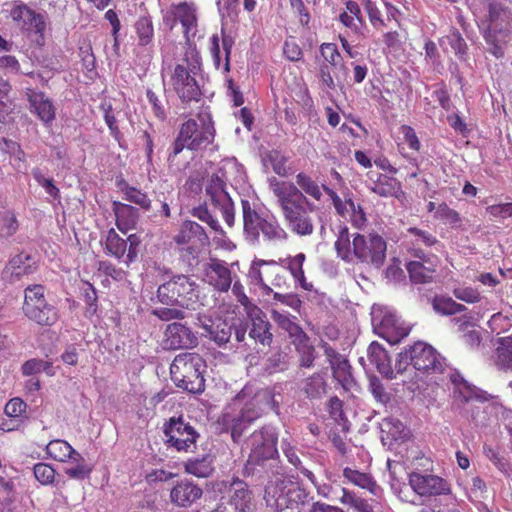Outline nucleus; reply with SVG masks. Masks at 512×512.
<instances>
[{"mask_svg": "<svg viewBox=\"0 0 512 512\" xmlns=\"http://www.w3.org/2000/svg\"><path fill=\"white\" fill-rule=\"evenodd\" d=\"M35 478L43 485L52 484L55 478V470L46 463H37L33 468Z\"/></svg>", "mask_w": 512, "mask_h": 512, "instance_id": "nucleus-55", "label": "nucleus"}, {"mask_svg": "<svg viewBox=\"0 0 512 512\" xmlns=\"http://www.w3.org/2000/svg\"><path fill=\"white\" fill-rule=\"evenodd\" d=\"M31 173L34 180L45 189L48 195H50L54 199L60 197V191L54 184L53 179L45 177L41 169L34 168Z\"/></svg>", "mask_w": 512, "mask_h": 512, "instance_id": "nucleus-52", "label": "nucleus"}, {"mask_svg": "<svg viewBox=\"0 0 512 512\" xmlns=\"http://www.w3.org/2000/svg\"><path fill=\"white\" fill-rule=\"evenodd\" d=\"M340 502L352 507L356 512H374L373 506L367 500L358 497L354 492L346 488L342 489Z\"/></svg>", "mask_w": 512, "mask_h": 512, "instance_id": "nucleus-47", "label": "nucleus"}, {"mask_svg": "<svg viewBox=\"0 0 512 512\" xmlns=\"http://www.w3.org/2000/svg\"><path fill=\"white\" fill-rule=\"evenodd\" d=\"M47 454L56 461L65 462L73 455L74 448L64 440H52L46 446Z\"/></svg>", "mask_w": 512, "mask_h": 512, "instance_id": "nucleus-41", "label": "nucleus"}, {"mask_svg": "<svg viewBox=\"0 0 512 512\" xmlns=\"http://www.w3.org/2000/svg\"><path fill=\"white\" fill-rule=\"evenodd\" d=\"M447 40L449 45L454 50L455 54L459 56V58H463L466 55L468 47L459 31H452L447 36Z\"/></svg>", "mask_w": 512, "mask_h": 512, "instance_id": "nucleus-57", "label": "nucleus"}, {"mask_svg": "<svg viewBox=\"0 0 512 512\" xmlns=\"http://www.w3.org/2000/svg\"><path fill=\"white\" fill-rule=\"evenodd\" d=\"M125 199L140 206L145 211L151 208V200L148 195L135 187H126L124 190Z\"/></svg>", "mask_w": 512, "mask_h": 512, "instance_id": "nucleus-49", "label": "nucleus"}, {"mask_svg": "<svg viewBox=\"0 0 512 512\" xmlns=\"http://www.w3.org/2000/svg\"><path fill=\"white\" fill-rule=\"evenodd\" d=\"M320 52L325 60L323 64H328L329 67L334 66L338 61H340V59H342V56L340 55L338 48L334 43L322 44L320 47Z\"/></svg>", "mask_w": 512, "mask_h": 512, "instance_id": "nucleus-56", "label": "nucleus"}, {"mask_svg": "<svg viewBox=\"0 0 512 512\" xmlns=\"http://www.w3.org/2000/svg\"><path fill=\"white\" fill-rule=\"evenodd\" d=\"M369 179L373 181V185L369 189L380 197H399L402 193L401 183L393 177L377 174L374 179L372 173H369Z\"/></svg>", "mask_w": 512, "mask_h": 512, "instance_id": "nucleus-31", "label": "nucleus"}, {"mask_svg": "<svg viewBox=\"0 0 512 512\" xmlns=\"http://www.w3.org/2000/svg\"><path fill=\"white\" fill-rule=\"evenodd\" d=\"M269 187L277 198L287 227L301 237L312 235L315 226L311 214L316 209L315 205L293 183L280 182L272 177Z\"/></svg>", "mask_w": 512, "mask_h": 512, "instance_id": "nucleus-1", "label": "nucleus"}, {"mask_svg": "<svg viewBox=\"0 0 512 512\" xmlns=\"http://www.w3.org/2000/svg\"><path fill=\"white\" fill-rule=\"evenodd\" d=\"M449 378L454 385V397L459 409L464 410L465 404L474 398H479V390L468 383L458 371H452Z\"/></svg>", "mask_w": 512, "mask_h": 512, "instance_id": "nucleus-26", "label": "nucleus"}, {"mask_svg": "<svg viewBox=\"0 0 512 512\" xmlns=\"http://www.w3.org/2000/svg\"><path fill=\"white\" fill-rule=\"evenodd\" d=\"M114 213L116 225L123 233H126L129 228L134 227L139 218L138 209L120 202H114Z\"/></svg>", "mask_w": 512, "mask_h": 512, "instance_id": "nucleus-36", "label": "nucleus"}, {"mask_svg": "<svg viewBox=\"0 0 512 512\" xmlns=\"http://www.w3.org/2000/svg\"><path fill=\"white\" fill-rule=\"evenodd\" d=\"M205 191L212 204L219 205L231 199L225 190V182L217 174L210 176L206 182Z\"/></svg>", "mask_w": 512, "mask_h": 512, "instance_id": "nucleus-37", "label": "nucleus"}, {"mask_svg": "<svg viewBox=\"0 0 512 512\" xmlns=\"http://www.w3.org/2000/svg\"><path fill=\"white\" fill-rule=\"evenodd\" d=\"M152 314L162 321L179 320L185 317L184 311L171 307L156 308Z\"/></svg>", "mask_w": 512, "mask_h": 512, "instance_id": "nucleus-58", "label": "nucleus"}, {"mask_svg": "<svg viewBox=\"0 0 512 512\" xmlns=\"http://www.w3.org/2000/svg\"><path fill=\"white\" fill-rule=\"evenodd\" d=\"M367 354L370 362L375 365L380 374L387 379L395 377L390 357L382 345L372 342L368 347Z\"/></svg>", "mask_w": 512, "mask_h": 512, "instance_id": "nucleus-28", "label": "nucleus"}, {"mask_svg": "<svg viewBox=\"0 0 512 512\" xmlns=\"http://www.w3.org/2000/svg\"><path fill=\"white\" fill-rule=\"evenodd\" d=\"M292 344L297 354L299 368L310 369L314 367L317 351L308 334L304 335L303 338L294 340Z\"/></svg>", "mask_w": 512, "mask_h": 512, "instance_id": "nucleus-32", "label": "nucleus"}, {"mask_svg": "<svg viewBox=\"0 0 512 512\" xmlns=\"http://www.w3.org/2000/svg\"><path fill=\"white\" fill-rule=\"evenodd\" d=\"M18 221L13 212H6L2 217L0 225V237L2 239H8L13 236L18 230Z\"/></svg>", "mask_w": 512, "mask_h": 512, "instance_id": "nucleus-54", "label": "nucleus"}, {"mask_svg": "<svg viewBox=\"0 0 512 512\" xmlns=\"http://www.w3.org/2000/svg\"><path fill=\"white\" fill-rule=\"evenodd\" d=\"M172 85L182 101H199L202 95L195 78L183 65H176L172 75Z\"/></svg>", "mask_w": 512, "mask_h": 512, "instance_id": "nucleus-18", "label": "nucleus"}, {"mask_svg": "<svg viewBox=\"0 0 512 512\" xmlns=\"http://www.w3.org/2000/svg\"><path fill=\"white\" fill-rule=\"evenodd\" d=\"M23 312L25 316L41 326H52L59 319L58 309L45 297V288L40 284L25 289Z\"/></svg>", "mask_w": 512, "mask_h": 512, "instance_id": "nucleus-7", "label": "nucleus"}, {"mask_svg": "<svg viewBox=\"0 0 512 512\" xmlns=\"http://www.w3.org/2000/svg\"><path fill=\"white\" fill-rule=\"evenodd\" d=\"M203 495L202 488L190 479H182L170 491L171 503L177 507L187 508Z\"/></svg>", "mask_w": 512, "mask_h": 512, "instance_id": "nucleus-21", "label": "nucleus"}, {"mask_svg": "<svg viewBox=\"0 0 512 512\" xmlns=\"http://www.w3.org/2000/svg\"><path fill=\"white\" fill-rule=\"evenodd\" d=\"M295 185L304 195L307 194L319 201L322 197V192L319 185L307 174L298 173L296 175Z\"/></svg>", "mask_w": 512, "mask_h": 512, "instance_id": "nucleus-46", "label": "nucleus"}, {"mask_svg": "<svg viewBox=\"0 0 512 512\" xmlns=\"http://www.w3.org/2000/svg\"><path fill=\"white\" fill-rule=\"evenodd\" d=\"M377 333L390 344H396L409 334L410 329L405 327L400 320L391 313L383 316L377 328Z\"/></svg>", "mask_w": 512, "mask_h": 512, "instance_id": "nucleus-24", "label": "nucleus"}, {"mask_svg": "<svg viewBox=\"0 0 512 512\" xmlns=\"http://www.w3.org/2000/svg\"><path fill=\"white\" fill-rule=\"evenodd\" d=\"M278 435L276 429L270 425L255 430L247 439L246 444L250 449L247 465L254 472L274 471L279 474L281 461L277 450Z\"/></svg>", "mask_w": 512, "mask_h": 512, "instance_id": "nucleus-2", "label": "nucleus"}, {"mask_svg": "<svg viewBox=\"0 0 512 512\" xmlns=\"http://www.w3.org/2000/svg\"><path fill=\"white\" fill-rule=\"evenodd\" d=\"M30 111L37 115L45 126H50L56 117V109L53 101L42 91L31 88L26 89Z\"/></svg>", "mask_w": 512, "mask_h": 512, "instance_id": "nucleus-19", "label": "nucleus"}, {"mask_svg": "<svg viewBox=\"0 0 512 512\" xmlns=\"http://www.w3.org/2000/svg\"><path fill=\"white\" fill-rule=\"evenodd\" d=\"M135 29L141 45H147L151 42L153 37V25L150 18H140L135 24Z\"/></svg>", "mask_w": 512, "mask_h": 512, "instance_id": "nucleus-51", "label": "nucleus"}, {"mask_svg": "<svg viewBox=\"0 0 512 512\" xmlns=\"http://www.w3.org/2000/svg\"><path fill=\"white\" fill-rule=\"evenodd\" d=\"M267 478L264 490V500L267 507L274 511H282L287 508L286 491L290 486L286 478V470L281 463V471L276 474L274 471H262Z\"/></svg>", "mask_w": 512, "mask_h": 512, "instance_id": "nucleus-11", "label": "nucleus"}, {"mask_svg": "<svg viewBox=\"0 0 512 512\" xmlns=\"http://www.w3.org/2000/svg\"><path fill=\"white\" fill-rule=\"evenodd\" d=\"M206 281L215 289L226 292L231 286V272L224 261L211 259L205 267Z\"/></svg>", "mask_w": 512, "mask_h": 512, "instance_id": "nucleus-23", "label": "nucleus"}, {"mask_svg": "<svg viewBox=\"0 0 512 512\" xmlns=\"http://www.w3.org/2000/svg\"><path fill=\"white\" fill-rule=\"evenodd\" d=\"M291 364V356L288 352L281 348L274 349L265 358L262 370L267 375L282 373L289 369Z\"/></svg>", "mask_w": 512, "mask_h": 512, "instance_id": "nucleus-33", "label": "nucleus"}, {"mask_svg": "<svg viewBox=\"0 0 512 512\" xmlns=\"http://www.w3.org/2000/svg\"><path fill=\"white\" fill-rule=\"evenodd\" d=\"M250 318L249 337L254 339L255 342L269 346L273 340V334L266 315L260 309H256L250 314Z\"/></svg>", "mask_w": 512, "mask_h": 512, "instance_id": "nucleus-25", "label": "nucleus"}, {"mask_svg": "<svg viewBox=\"0 0 512 512\" xmlns=\"http://www.w3.org/2000/svg\"><path fill=\"white\" fill-rule=\"evenodd\" d=\"M260 266L263 267V286L262 289L268 295L273 292V289L269 286L274 276H277V272H284V268L279 266L274 261L259 260Z\"/></svg>", "mask_w": 512, "mask_h": 512, "instance_id": "nucleus-48", "label": "nucleus"}, {"mask_svg": "<svg viewBox=\"0 0 512 512\" xmlns=\"http://www.w3.org/2000/svg\"><path fill=\"white\" fill-rule=\"evenodd\" d=\"M9 15L23 32L43 38L46 30L45 13L36 12L23 1L16 0L11 4Z\"/></svg>", "mask_w": 512, "mask_h": 512, "instance_id": "nucleus-9", "label": "nucleus"}, {"mask_svg": "<svg viewBox=\"0 0 512 512\" xmlns=\"http://www.w3.org/2000/svg\"><path fill=\"white\" fill-rule=\"evenodd\" d=\"M343 477L350 483L362 488L367 489L372 494H376L379 486L373 480L370 474L360 472L358 470L346 467L343 470Z\"/></svg>", "mask_w": 512, "mask_h": 512, "instance_id": "nucleus-39", "label": "nucleus"}, {"mask_svg": "<svg viewBox=\"0 0 512 512\" xmlns=\"http://www.w3.org/2000/svg\"><path fill=\"white\" fill-rule=\"evenodd\" d=\"M273 171L279 176H286V158L277 151H273L268 155Z\"/></svg>", "mask_w": 512, "mask_h": 512, "instance_id": "nucleus-64", "label": "nucleus"}, {"mask_svg": "<svg viewBox=\"0 0 512 512\" xmlns=\"http://www.w3.org/2000/svg\"><path fill=\"white\" fill-rule=\"evenodd\" d=\"M353 255L362 263L379 269L386 259V241L377 234H356L352 241Z\"/></svg>", "mask_w": 512, "mask_h": 512, "instance_id": "nucleus-8", "label": "nucleus"}, {"mask_svg": "<svg viewBox=\"0 0 512 512\" xmlns=\"http://www.w3.org/2000/svg\"><path fill=\"white\" fill-rule=\"evenodd\" d=\"M215 129L208 113H200L196 119H188L179 129L176 139L171 145L168 162L173 164L176 157L186 148L197 151L206 148L214 140Z\"/></svg>", "mask_w": 512, "mask_h": 512, "instance_id": "nucleus-3", "label": "nucleus"}, {"mask_svg": "<svg viewBox=\"0 0 512 512\" xmlns=\"http://www.w3.org/2000/svg\"><path fill=\"white\" fill-rule=\"evenodd\" d=\"M217 490L227 495L229 506L234 512H251L253 509V493L248 484L239 477L219 481Z\"/></svg>", "mask_w": 512, "mask_h": 512, "instance_id": "nucleus-10", "label": "nucleus"}, {"mask_svg": "<svg viewBox=\"0 0 512 512\" xmlns=\"http://www.w3.org/2000/svg\"><path fill=\"white\" fill-rule=\"evenodd\" d=\"M163 342L167 349H188L198 345V338L186 325L173 322L167 325Z\"/></svg>", "mask_w": 512, "mask_h": 512, "instance_id": "nucleus-17", "label": "nucleus"}, {"mask_svg": "<svg viewBox=\"0 0 512 512\" xmlns=\"http://www.w3.org/2000/svg\"><path fill=\"white\" fill-rule=\"evenodd\" d=\"M478 27L489 46V52L496 58L503 57L504 46L512 33V10L502 3L491 2L486 19Z\"/></svg>", "mask_w": 512, "mask_h": 512, "instance_id": "nucleus-4", "label": "nucleus"}, {"mask_svg": "<svg viewBox=\"0 0 512 512\" xmlns=\"http://www.w3.org/2000/svg\"><path fill=\"white\" fill-rule=\"evenodd\" d=\"M241 207L244 236L249 243H259L260 234L264 227L263 223L266 219L259 215L248 200L242 199Z\"/></svg>", "mask_w": 512, "mask_h": 512, "instance_id": "nucleus-22", "label": "nucleus"}, {"mask_svg": "<svg viewBox=\"0 0 512 512\" xmlns=\"http://www.w3.org/2000/svg\"><path fill=\"white\" fill-rule=\"evenodd\" d=\"M363 6L368 14L371 24L375 28H380L385 25L383 19L381 18V13L373 1L363 0Z\"/></svg>", "mask_w": 512, "mask_h": 512, "instance_id": "nucleus-61", "label": "nucleus"}, {"mask_svg": "<svg viewBox=\"0 0 512 512\" xmlns=\"http://www.w3.org/2000/svg\"><path fill=\"white\" fill-rule=\"evenodd\" d=\"M167 443L178 451H193L199 434L183 417H172L164 425Z\"/></svg>", "mask_w": 512, "mask_h": 512, "instance_id": "nucleus-12", "label": "nucleus"}, {"mask_svg": "<svg viewBox=\"0 0 512 512\" xmlns=\"http://www.w3.org/2000/svg\"><path fill=\"white\" fill-rule=\"evenodd\" d=\"M274 300L292 308L295 311H299L301 307V300L296 294L293 293H281V292H272Z\"/></svg>", "mask_w": 512, "mask_h": 512, "instance_id": "nucleus-63", "label": "nucleus"}, {"mask_svg": "<svg viewBox=\"0 0 512 512\" xmlns=\"http://www.w3.org/2000/svg\"><path fill=\"white\" fill-rule=\"evenodd\" d=\"M191 214L202 222H205L216 233L223 234V230L217 219L211 214L206 206H198L192 209Z\"/></svg>", "mask_w": 512, "mask_h": 512, "instance_id": "nucleus-50", "label": "nucleus"}, {"mask_svg": "<svg viewBox=\"0 0 512 512\" xmlns=\"http://www.w3.org/2000/svg\"><path fill=\"white\" fill-rule=\"evenodd\" d=\"M333 377L344 387L347 388L353 383L351 366L349 361L342 356L339 360L330 364Z\"/></svg>", "mask_w": 512, "mask_h": 512, "instance_id": "nucleus-40", "label": "nucleus"}, {"mask_svg": "<svg viewBox=\"0 0 512 512\" xmlns=\"http://www.w3.org/2000/svg\"><path fill=\"white\" fill-rule=\"evenodd\" d=\"M307 494L304 489L300 488L293 482H290V486L286 491L287 508L292 503H304L306 501Z\"/></svg>", "mask_w": 512, "mask_h": 512, "instance_id": "nucleus-62", "label": "nucleus"}, {"mask_svg": "<svg viewBox=\"0 0 512 512\" xmlns=\"http://www.w3.org/2000/svg\"><path fill=\"white\" fill-rule=\"evenodd\" d=\"M272 320L278 325L279 328L288 333L291 343L294 340L303 338L307 333L295 322L296 317L289 315L285 311H278L272 309L271 311Z\"/></svg>", "mask_w": 512, "mask_h": 512, "instance_id": "nucleus-34", "label": "nucleus"}, {"mask_svg": "<svg viewBox=\"0 0 512 512\" xmlns=\"http://www.w3.org/2000/svg\"><path fill=\"white\" fill-rule=\"evenodd\" d=\"M206 363L202 356L195 352H184L175 356L170 365L171 379L178 387L192 394L204 391L203 373Z\"/></svg>", "mask_w": 512, "mask_h": 512, "instance_id": "nucleus-5", "label": "nucleus"}, {"mask_svg": "<svg viewBox=\"0 0 512 512\" xmlns=\"http://www.w3.org/2000/svg\"><path fill=\"white\" fill-rule=\"evenodd\" d=\"M177 21L184 28L188 35L197 26V7L193 2H180L171 4L170 9L163 15V22L166 27L172 30Z\"/></svg>", "mask_w": 512, "mask_h": 512, "instance_id": "nucleus-16", "label": "nucleus"}, {"mask_svg": "<svg viewBox=\"0 0 512 512\" xmlns=\"http://www.w3.org/2000/svg\"><path fill=\"white\" fill-rule=\"evenodd\" d=\"M453 295L466 303H476L480 300V293L472 287H457L453 290Z\"/></svg>", "mask_w": 512, "mask_h": 512, "instance_id": "nucleus-60", "label": "nucleus"}, {"mask_svg": "<svg viewBox=\"0 0 512 512\" xmlns=\"http://www.w3.org/2000/svg\"><path fill=\"white\" fill-rule=\"evenodd\" d=\"M202 328L205 331V334L203 335L221 347L230 341L234 325L226 320L218 319L214 323L210 324L207 323V321H204Z\"/></svg>", "mask_w": 512, "mask_h": 512, "instance_id": "nucleus-29", "label": "nucleus"}, {"mask_svg": "<svg viewBox=\"0 0 512 512\" xmlns=\"http://www.w3.org/2000/svg\"><path fill=\"white\" fill-rule=\"evenodd\" d=\"M32 257L26 253H20L13 257L9 262L11 274L17 277L30 274L34 271Z\"/></svg>", "mask_w": 512, "mask_h": 512, "instance_id": "nucleus-43", "label": "nucleus"}, {"mask_svg": "<svg viewBox=\"0 0 512 512\" xmlns=\"http://www.w3.org/2000/svg\"><path fill=\"white\" fill-rule=\"evenodd\" d=\"M337 256L346 262L352 260L353 248L351 249L349 229L346 226L340 228L335 242Z\"/></svg>", "mask_w": 512, "mask_h": 512, "instance_id": "nucleus-44", "label": "nucleus"}, {"mask_svg": "<svg viewBox=\"0 0 512 512\" xmlns=\"http://www.w3.org/2000/svg\"><path fill=\"white\" fill-rule=\"evenodd\" d=\"M410 279L414 283L424 284L432 281L436 270L434 260H427V264L418 260H412L406 265Z\"/></svg>", "mask_w": 512, "mask_h": 512, "instance_id": "nucleus-35", "label": "nucleus"}, {"mask_svg": "<svg viewBox=\"0 0 512 512\" xmlns=\"http://www.w3.org/2000/svg\"><path fill=\"white\" fill-rule=\"evenodd\" d=\"M259 416V411L252 404H246L239 414H223L221 423L226 431H230L233 442L238 443Z\"/></svg>", "mask_w": 512, "mask_h": 512, "instance_id": "nucleus-15", "label": "nucleus"}, {"mask_svg": "<svg viewBox=\"0 0 512 512\" xmlns=\"http://www.w3.org/2000/svg\"><path fill=\"white\" fill-rule=\"evenodd\" d=\"M263 225L264 227L261 233L265 240L270 242H280L288 239V233L281 227L274 217L266 219Z\"/></svg>", "mask_w": 512, "mask_h": 512, "instance_id": "nucleus-42", "label": "nucleus"}, {"mask_svg": "<svg viewBox=\"0 0 512 512\" xmlns=\"http://www.w3.org/2000/svg\"><path fill=\"white\" fill-rule=\"evenodd\" d=\"M157 298L166 306L189 308L198 300L196 283L186 275H177L160 285Z\"/></svg>", "mask_w": 512, "mask_h": 512, "instance_id": "nucleus-6", "label": "nucleus"}, {"mask_svg": "<svg viewBox=\"0 0 512 512\" xmlns=\"http://www.w3.org/2000/svg\"><path fill=\"white\" fill-rule=\"evenodd\" d=\"M178 245H190V249L204 247L209 244V237L205 230L197 222L185 220L173 237Z\"/></svg>", "mask_w": 512, "mask_h": 512, "instance_id": "nucleus-20", "label": "nucleus"}, {"mask_svg": "<svg viewBox=\"0 0 512 512\" xmlns=\"http://www.w3.org/2000/svg\"><path fill=\"white\" fill-rule=\"evenodd\" d=\"M492 361L499 371L512 372V336L497 339Z\"/></svg>", "mask_w": 512, "mask_h": 512, "instance_id": "nucleus-30", "label": "nucleus"}, {"mask_svg": "<svg viewBox=\"0 0 512 512\" xmlns=\"http://www.w3.org/2000/svg\"><path fill=\"white\" fill-rule=\"evenodd\" d=\"M409 484L412 490L421 497L449 495L450 483L434 474H423L413 471L409 474Z\"/></svg>", "mask_w": 512, "mask_h": 512, "instance_id": "nucleus-14", "label": "nucleus"}, {"mask_svg": "<svg viewBox=\"0 0 512 512\" xmlns=\"http://www.w3.org/2000/svg\"><path fill=\"white\" fill-rule=\"evenodd\" d=\"M105 247L110 255L120 259L127 250V241L121 238L112 228L107 232Z\"/></svg>", "mask_w": 512, "mask_h": 512, "instance_id": "nucleus-45", "label": "nucleus"}, {"mask_svg": "<svg viewBox=\"0 0 512 512\" xmlns=\"http://www.w3.org/2000/svg\"><path fill=\"white\" fill-rule=\"evenodd\" d=\"M302 390L310 399H320L327 392V383L321 373H313L303 380Z\"/></svg>", "mask_w": 512, "mask_h": 512, "instance_id": "nucleus-38", "label": "nucleus"}, {"mask_svg": "<svg viewBox=\"0 0 512 512\" xmlns=\"http://www.w3.org/2000/svg\"><path fill=\"white\" fill-rule=\"evenodd\" d=\"M411 365L419 371L442 373L445 359L429 344L416 342L410 347Z\"/></svg>", "mask_w": 512, "mask_h": 512, "instance_id": "nucleus-13", "label": "nucleus"}, {"mask_svg": "<svg viewBox=\"0 0 512 512\" xmlns=\"http://www.w3.org/2000/svg\"><path fill=\"white\" fill-rule=\"evenodd\" d=\"M214 461L215 455L211 452L201 456H193L184 462V470L186 473L195 477L207 478L211 476L215 470Z\"/></svg>", "mask_w": 512, "mask_h": 512, "instance_id": "nucleus-27", "label": "nucleus"}, {"mask_svg": "<svg viewBox=\"0 0 512 512\" xmlns=\"http://www.w3.org/2000/svg\"><path fill=\"white\" fill-rule=\"evenodd\" d=\"M454 300L450 297L435 296L432 300L433 309L442 315H453Z\"/></svg>", "mask_w": 512, "mask_h": 512, "instance_id": "nucleus-59", "label": "nucleus"}, {"mask_svg": "<svg viewBox=\"0 0 512 512\" xmlns=\"http://www.w3.org/2000/svg\"><path fill=\"white\" fill-rule=\"evenodd\" d=\"M404 424L397 418L386 417L382 420L381 430L388 433L391 438L397 440L402 437L404 432Z\"/></svg>", "mask_w": 512, "mask_h": 512, "instance_id": "nucleus-53", "label": "nucleus"}]
</instances>
